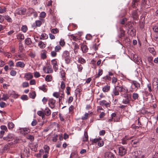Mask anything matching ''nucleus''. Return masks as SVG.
<instances>
[{
  "mask_svg": "<svg viewBox=\"0 0 158 158\" xmlns=\"http://www.w3.org/2000/svg\"><path fill=\"white\" fill-rule=\"evenodd\" d=\"M4 18L8 22L11 23L12 22V20L11 18L8 15H5L4 16Z\"/></svg>",
  "mask_w": 158,
  "mask_h": 158,
  "instance_id": "27",
  "label": "nucleus"
},
{
  "mask_svg": "<svg viewBox=\"0 0 158 158\" xmlns=\"http://www.w3.org/2000/svg\"><path fill=\"white\" fill-rule=\"evenodd\" d=\"M39 88L40 89L45 92H46L47 90V89L45 87V85H43L42 86H40Z\"/></svg>",
  "mask_w": 158,
  "mask_h": 158,
  "instance_id": "38",
  "label": "nucleus"
},
{
  "mask_svg": "<svg viewBox=\"0 0 158 158\" xmlns=\"http://www.w3.org/2000/svg\"><path fill=\"white\" fill-rule=\"evenodd\" d=\"M14 127V124L12 122H9L8 124V127L9 129H11Z\"/></svg>",
  "mask_w": 158,
  "mask_h": 158,
  "instance_id": "37",
  "label": "nucleus"
},
{
  "mask_svg": "<svg viewBox=\"0 0 158 158\" xmlns=\"http://www.w3.org/2000/svg\"><path fill=\"white\" fill-rule=\"evenodd\" d=\"M127 93H120V95L124 98L122 102L125 104H129L131 99L130 95Z\"/></svg>",
  "mask_w": 158,
  "mask_h": 158,
  "instance_id": "1",
  "label": "nucleus"
},
{
  "mask_svg": "<svg viewBox=\"0 0 158 158\" xmlns=\"http://www.w3.org/2000/svg\"><path fill=\"white\" fill-rule=\"evenodd\" d=\"M56 101L53 99L51 98L49 100L48 104L50 108H53L55 106Z\"/></svg>",
  "mask_w": 158,
  "mask_h": 158,
  "instance_id": "11",
  "label": "nucleus"
},
{
  "mask_svg": "<svg viewBox=\"0 0 158 158\" xmlns=\"http://www.w3.org/2000/svg\"><path fill=\"white\" fill-rule=\"evenodd\" d=\"M25 43L27 45H30L32 43V42L30 38H27L25 39Z\"/></svg>",
  "mask_w": 158,
  "mask_h": 158,
  "instance_id": "23",
  "label": "nucleus"
},
{
  "mask_svg": "<svg viewBox=\"0 0 158 158\" xmlns=\"http://www.w3.org/2000/svg\"><path fill=\"white\" fill-rule=\"evenodd\" d=\"M51 63L53 66V68L55 71H56L58 69L57 62L56 60L53 59L51 61Z\"/></svg>",
  "mask_w": 158,
  "mask_h": 158,
  "instance_id": "12",
  "label": "nucleus"
},
{
  "mask_svg": "<svg viewBox=\"0 0 158 158\" xmlns=\"http://www.w3.org/2000/svg\"><path fill=\"white\" fill-rule=\"evenodd\" d=\"M113 93L114 95V96H118L119 94L118 91L117 90V88H116V87H115V88L113 89Z\"/></svg>",
  "mask_w": 158,
  "mask_h": 158,
  "instance_id": "33",
  "label": "nucleus"
},
{
  "mask_svg": "<svg viewBox=\"0 0 158 158\" xmlns=\"http://www.w3.org/2000/svg\"><path fill=\"white\" fill-rule=\"evenodd\" d=\"M20 131L22 133L23 132H26V134L30 132V130L27 128H21L20 129Z\"/></svg>",
  "mask_w": 158,
  "mask_h": 158,
  "instance_id": "19",
  "label": "nucleus"
},
{
  "mask_svg": "<svg viewBox=\"0 0 158 158\" xmlns=\"http://www.w3.org/2000/svg\"><path fill=\"white\" fill-rule=\"evenodd\" d=\"M24 77L26 80H28L32 78L33 77V76L31 73H25Z\"/></svg>",
  "mask_w": 158,
  "mask_h": 158,
  "instance_id": "15",
  "label": "nucleus"
},
{
  "mask_svg": "<svg viewBox=\"0 0 158 158\" xmlns=\"http://www.w3.org/2000/svg\"><path fill=\"white\" fill-rule=\"evenodd\" d=\"M8 64L9 65L10 67H12L14 66V62L12 60H9L8 62Z\"/></svg>",
  "mask_w": 158,
  "mask_h": 158,
  "instance_id": "53",
  "label": "nucleus"
},
{
  "mask_svg": "<svg viewBox=\"0 0 158 158\" xmlns=\"http://www.w3.org/2000/svg\"><path fill=\"white\" fill-rule=\"evenodd\" d=\"M133 155L135 157V158H141L140 156L138 155V151H135L133 153Z\"/></svg>",
  "mask_w": 158,
  "mask_h": 158,
  "instance_id": "46",
  "label": "nucleus"
},
{
  "mask_svg": "<svg viewBox=\"0 0 158 158\" xmlns=\"http://www.w3.org/2000/svg\"><path fill=\"white\" fill-rule=\"evenodd\" d=\"M92 37V36L90 34H87L86 36V38L87 40H90Z\"/></svg>",
  "mask_w": 158,
  "mask_h": 158,
  "instance_id": "64",
  "label": "nucleus"
},
{
  "mask_svg": "<svg viewBox=\"0 0 158 158\" xmlns=\"http://www.w3.org/2000/svg\"><path fill=\"white\" fill-rule=\"evenodd\" d=\"M63 56L64 58L69 56V53L67 51H65L63 54Z\"/></svg>",
  "mask_w": 158,
  "mask_h": 158,
  "instance_id": "35",
  "label": "nucleus"
},
{
  "mask_svg": "<svg viewBox=\"0 0 158 158\" xmlns=\"http://www.w3.org/2000/svg\"><path fill=\"white\" fill-rule=\"evenodd\" d=\"M51 32L53 34H56L58 33L59 31L56 28V29H53L51 30Z\"/></svg>",
  "mask_w": 158,
  "mask_h": 158,
  "instance_id": "55",
  "label": "nucleus"
},
{
  "mask_svg": "<svg viewBox=\"0 0 158 158\" xmlns=\"http://www.w3.org/2000/svg\"><path fill=\"white\" fill-rule=\"evenodd\" d=\"M27 138L31 141H32L34 140V136L31 135H29L27 137Z\"/></svg>",
  "mask_w": 158,
  "mask_h": 158,
  "instance_id": "59",
  "label": "nucleus"
},
{
  "mask_svg": "<svg viewBox=\"0 0 158 158\" xmlns=\"http://www.w3.org/2000/svg\"><path fill=\"white\" fill-rule=\"evenodd\" d=\"M65 58V62L67 64H69L70 63V56L64 58Z\"/></svg>",
  "mask_w": 158,
  "mask_h": 158,
  "instance_id": "51",
  "label": "nucleus"
},
{
  "mask_svg": "<svg viewBox=\"0 0 158 158\" xmlns=\"http://www.w3.org/2000/svg\"><path fill=\"white\" fill-rule=\"evenodd\" d=\"M44 112L45 113V114L47 116H48L50 115L51 113L50 109L48 108H46L45 109Z\"/></svg>",
  "mask_w": 158,
  "mask_h": 158,
  "instance_id": "32",
  "label": "nucleus"
},
{
  "mask_svg": "<svg viewBox=\"0 0 158 158\" xmlns=\"http://www.w3.org/2000/svg\"><path fill=\"white\" fill-rule=\"evenodd\" d=\"M125 35V31L121 28L120 29V33L119 35V38H121L122 37H124Z\"/></svg>",
  "mask_w": 158,
  "mask_h": 158,
  "instance_id": "21",
  "label": "nucleus"
},
{
  "mask_svg": "<svg viewBox=\"0 0 158 158\" xmlns=\"http://www.w3.org/2000/svg\"><path fill=\"white\" fill-rule=\"evenodd\" d=\"M29 94L30 97L32 99H34L36 96L34 92L30 93H29Z\"/></svg>",
  "mask_w": 158,
  "mask_h": 158,
  "instance_id": "40",
  "label": "nucleus"
},
{
  "mask_svg": "<svg viewBox=\"0 0 158 158\" xmlns=\"http://www.w3.org/2000/svg\"><path fill=\"white\" fill-rule=\"evenodd\" d=\"M5 56H7L8 58H11L12 56V55L11 53L8 52H5L4 53Z\"/></svg>",
  "mask_w": 158,
  "mask_h": 158,
  "instance_id": "56",
  "label": "nucleus"
},
{
  "mask_svg": "<svg viewBox=\"0 0 158 158\" xmlns=\"http://www.w3.org/2000/svg\"><path fill=\"white\" fill-rule=\"evenodd\" d=\"M99 105L101 106H104L106 107H110V102H107L105 100L100 101L99 102Z\"/></svg>",
  "mask_w": 158,
  "mask_h": 158,
  "instance_id": "4",
  "label": "nucleus"
},
{
  "mask_svg": "<svg viewBox=\"0 0 158 158\" xmlns=\"http://www.w3.org/2000/svg\"><path fill=\"white\" fill-rule=\"evenodd\" d=\"M46 53L47 52L45 50H43L42 51V52L41 54V57L42 59H44L46 58L47 57Z\"/></svg>",
  "mask_w": 158,
  "mask_h": 158,
  "instance_id": "22",
  "label": "nucleus"
},
{
  "mask_svg": "<svg viewBox=\"0 0 158 158\" xmlns=\"http://www.w3.org/2000/svg\"><path fill=\"white\" fill-rule=\"evenodd\" d=\"M132 15L134 19H137L138 17V15L136 11L133 12Z\"/></svg>",
  "mask_w": 158,
  "mask_h": 158,
  "instance_id": "34",
  "label": "nucleus"
},
{
  "mask_svg": "<svg viewBox=\"0 0 158 158\" xmlns=\"http://www.w3.org/2000/svg\"><path fill=\"white\" fill-rule=\"evenodd\" d=\"M22 85L24 88L27 87L29 86V84L27 82H24L23 83Z\"/></svg>",
  "mask_w": 158,
  "mask_h": 158,
  "instance_id": "60",
  "label": "nucleus"
},
{
  "mask_svg": "<svg viewBox=\"0 0 158 158\" xmlns=\"http://www.w3.org/2000/svg\"><path fill=\"white\" fill-rule=\"evenodd\" d=\"M110 87L109 85H106L102 88V90L104 92H107L110 89Z\"/></svg>",
  "mask_w": 158,
  "mask_h": 158,
  "instance_id": "18",
  "label": "nucleus"
},
{
  "mask_svg": "<svg viewBox=\"0 0 158 158\" xmlns=\"http://www.w3.org/2000/svg\"><path fill=\"white\" fill-rule=\"evenodd\" d=\"M9 98V97L7 94H3L2 99L4 101H6Z\"/></svg>",
  "mask_w": 158,
  "mask_h": 158,
  "instance_id": "44",
  "label": "nucleus"
},
{
  "mask_svg": "<svg viewBox=\"0 0 158 158\" xmlns=\"http://www.w3.org/2000/svg\"><path fill=\"white\" fill-rule=\"evenodd\" d=\"M98 46L96 44H94L91 47L92 49L96 51L98 49Z\"/></svg>",
  "mask_w": 158,
  "mask_h": 158,
  "instance_id": "43",
  "label": "nucleus"
},
{
  "mask_svg": "<svg viewBox=\"0 0 158 158\" xmlns=\"http://www.w3.org/2000/svg\"><path fill=\"white\" fill-rule=\"evenodd\" d=\"M78 61L81 64H83L85 62V60L83 58L81 57L79 58Z\"/></svg>",
  "mask_w": 158,
  "mask_h": 158,
  "instance_id": "49",
  "label": "nucleus"
},
{
  "mask_svg": "<svg viewBox=\"0 0 158 158\" xmlns=\"http://www.w3.org/2000/svg\"><path fill=\"white\" fill-rule=\"evenodd\" d=\"M34 76L36 78H38L40 76V74L39 72H36L34 73Z\"/></svg>",
  "mask_w": 158,
  "mask_h": 158,
  "instance_id": "61",
  "label": "nucleus"
},
{
  "mask_svg": "<svg viewBox=\"0 0 158 158\" xmlns=\"http://www.w3.org/2000/svg\"><path fill=\"white\" fill-rule=\"evenodd\" d=\"M88 136L87 133H85L84 134V137L83 138V141L85 142L88 140Z\"/></svg>",
  "mask_w": 158,
  "mask_h": 158,
  "instance_id": "36",
  "label": "nucleus"
},
{
  "mask_svg": "<svg viewBox=\"0 0 158 158\" xmlns=\"http://www.w3.org/2000/svg\"><path fill=\"white\" fill-rule=\"evenodd\" d=\"M158 88V79L157 78H155L152 81V88H154L156 91Z\"/></svg>",
  "mask_w": 158,
  "mask_h": 158,
  "instance_id": "8",
  "label": "nucleus"
},
{
  "mask_svg": "<svg viewBox=\"0 0 158 158\" xmlns=\"http://www.w3.org/2000/svg\"><path fill=\"white\" fill-rule=\"evenodd\" d=\"M116 87L117 90L120 93H126L128 92V89L126 87L124 88L123 86H115Z\"/></svg>",
  "mask_w": 158,
  "mask_h": 158,
  "instance_id": "5",
  "label": "nucleus"
},
{
  "mask_svg": "<svg viewBox=\"0 0 158 158\" xmlns=\"http://www.w3.org/2000/svg\"><path fill=\"white\" fill-rule=\"evenodd\" d=\"M26 9L23 8H21L17 9L16 10V13L20 15H23L25 14Z\"/></svg>",
  "mask_w": 158,
  "mask_h": 158,
  "instance_id": "7",
  "label": "nucleus"
},
{
  "mask_svg": "<svg viewBox=\"0 0 158 158\" xmlns=\"http://www.w3.org/2000/svg\"><path fill=\"white\" fill-rule=\"evenodd\" d=\"M59 95L60 94L59 92H55L53 94V96L57 98L59 97Z\"/></svg>",
  "mask_w": 158,
  "mask_h": 158,
  "instance_id": "62",
  "label": "nucleus"
},
{
  "mask_svg": "<svg viewBox=\"0 0 158 158\" xmlns=\"http://www.w3.org/2000/svg\"><path fill=\"white\" fill-rule=\"evenodd\" d=\"M21 99L23 100H27L28 99V97L26 95H23L21 97Z\"/></svg>",
  "mask_w": 158,
  "mask_h": 158,
  "instance_id": "47",
  "label": "nucleus"
},
{
  "mask_svg": "<svg viewBox=\"0 0 158 158\" xmlns=\"http://www.w3.org/2000/svg\"><path fill=\"white\" fill-rule=\"evenodd\" d=\"M25 66L24 63L22 61H19L16 64V66L17 67H20L21 68H23Z\"/></svg>",
  "mask_w": 158,
  "mask_h": 158,
  "instance_id": "16",
  "label": "nucleus"
},
{
  "mask_svg": "<svg viewBox=\"0 0 158 158\" xmlns=\"http://www.w3.org/2000/svg\"><path fill=\"white\" fill-rule=\"evenodd\" d=\"M27 30V26H23L21 28V31L24 33H25Z\"/></svg>",
  "mask_w": 158,
  "mask_h": 158,
  "instance_id": "39",
  "label": "nucleus"
},
{
  "mask_svg": "<svg viewBox=\"0 0 158 158\" xmlns=\"http://www.w3.org/2000/svg\"><path fill=\"white\" fill-rule=\"evenodd\" d=\"M131 143L133 147H136L139 144V139H136L134 140H132L131 141Z\"/></svg>",
  "mask_w": 158,
  "mask_h": 158,
  "instance_id": "14",
  "label": "nucleus"
},
{
  "mask_svg": "<svg viewBox=\"0 0 158 158\" xmlns=\"http://www.w3.org/2000/svg\"><path fill=\"white\" fill-rule=\"evenodd\" d=\"M127 20V19L126 18H124L120 21V23L123 25L124 24Z\"/></svg>",
  "mask_w": 158,
  "mask_h": 158,
  "instance_id": "54",
  "label": "nucleus"
},
{
  "mask_svg": "<svg viewBox=\"0 0 158 158\" xmlns=\"http://www.w3.org/2000/svg\"><path fill=\"white\" fill-rule=\"evenodd\" d=\"M6 11V8L5 7L3 8L0 7V13L2 14L5 13Z\"/></svg>",
  "mask_w": 158,
  "mask_h": 158,
  "instance_id": "42",
  "label": "nucleus"
},
{
  "mask_svg": "<svg viewBox=\"0 0 158 158\" xmlns=\"http://www.w3.org/2000/svg\"><path fill=\"white\" fill-rule=\"evenodd\" d=\"M148 49L149 52L153 55L154 56L156 54V52L153 48H148Z\"/></svg>",
  "mask_w": 158,
  "mask_h": 158,
  "instance_id": "31",
  "label": "nucleus"
},
{
  "mask_svg": "<svg viewBox=\"0 0 158 158\" xmlns=\"http://www.w3.org/2000/svg\"><path fill=\"white\" fill-rule=\"evenodd\" d=\"M117 79L116 77H113L112 78V83L114 84H115L116 83V82H117Z\"/></svg>",
  "mask_w": 158,
  "mask_h": 158,
  "instance_id": "63",
  "label": "nucleus"
},
{
  "mask_svg": "<svg viewBox=\"0 0 158 158\" xmlns=\"http://www.w3.org/2000/svg\"><path fill=\"white\" fill-rule=\"evenodd\" d=\"M15 136L13 134H9L6 137H4L3 139L8 141H12L15 139Z\"/></svg>",
  "mask_w": 158,
  "mask_h": 158,
  "instance_id": "6",
  "label": "nucleus"
},
{
  "mask_svg": "<svg viewBox=\"0 0 158 158\" xmlns=\"http://www.w3.org/2000/svg\"><path fill=\"white\" fill-rule=\"evenodd\" d=\"M102 73L103 72L102 70H99L98 75L95 77L96 78L99 77L102 74Z\"/></svg>",
  "mask_w": 158,
  "mask_h": 158,
  "instance_id": "50",
  "label": "nucleus"
},
{
  "mask_svg": "<svg viewBox=\"0 0 158 158\" xmlns=\"http://www.w3.org/2000/svg\"><path fill=\"white\" fill-rule=\"evenodd\" d=\"M114 155L111 152H106L104 155L105 158H114Z\"/></svg>",
  "mask_w": 158,
  "mask_h": 158,
  "instance_id": "13",
  "label": "nucleus"
},
{
  "mask_svg": "<svg viewBox=\"0 0 158 158\" xmlns=\"http://www.w3.org/2000/svg\"><path fill=\"white\" fill-rule=\"evenodd\" d=\"M45 45V44L41 41H40L38 44V46H39L40 48H45L46 46Z\"/></svg>",
  "mask_w": 158,
  "mask_h": 158,
  "instance_id": "30",
  "label": "nucleus"
},
{
  "mask_svg": "<svg viewBox=\"0 0 158 158\" xmlns=\"http://www.w3.org/2000/svg\"><path fill=\"white\" fill-rule=\"evenodd\" d=\"M10 95L11 97L15 98H17L18 96V94H16L14 91L11 92V93L10 94Z\"/></svg>",
  "mask_w": 158,
  "mask_h": 158,
  "instance_id": "26",
  "label": "nucleus"
},
{
  "mask_svg": "<svg viewBox=\"0 0 158 158\" xmlns=\"http://www.w3.org/2000/svg\"><path fill=\"white\" fill-rule=\"evenodd\" d=\"M91 141L93 143H98V146L100 147L104 145L103 141L101 137L93 139Z\"/></svg>",
  "mask_w": 158,
  "mask_h": 158,
  "instance_id": "2",
  "label": "nucleus"
},
{
  "mask_svg": "<svg viewBox=\"0 0 158 158\" xmlns=\"http://www.w3.org/2000/svg\"><path fill=\"white\" fill-rule=\"evenodd\" d=\"M81 49L82 52L84 53L87 52L88 50L87 46L84 44L81 45Z\"/></svg>",
  "mask_w": 158,
  "mask_h": 158,
  "instance_id": "17",
  "label": "nucleus"
},
{
  "mask_svg": "<svg viewBox=\"0 0 158 158\" xmlns=\"http://www.w3.org/2000/svg\"><path fill=\"white\" fill-rule=\"evenodd\" d=\"M147 86L148 88L149 92H152V89L151 84L149 83L147 84Z\"/></svg>",
  "mask_w": 158,
  "mask_h": 158,
  "instance_id": "52",
  "label": "nucleus"
},
{
  "mask_svg": "<svg viewBox=\"0 0 158 158\" xmlns=\"http://www.w3.org/2000/svg\"><path fill=\"white\" fill-rule=\"evenodd\" d=\"M60 73L61 74V78H62V80L63 81H65L66 79V78L65 77V75L66 74L65 73L63 70H61Z\"/></svg>",
  "mask_w": 158,
  "mask_h": 158,
  "instance_id": "24",
  "label": "nucleus"
},
{
  "mask_svg": "<svg viewBox=\"0 0 158 158\" xmlns=\"http://www.w3.org/2000/svg\"><path fill=\"white\" fill-rule=\"evenodd\" d=\"M48 37V35L46 34L43 33L41 35L40 39V40H45L47 39Z\"/></svg>",
  "mask_w": 158,
  "mask_h": 158,
  "instance_id": "28",
  "label": "nucleus"
},
{
  "mask_svg": "<svg viewBox=\"0 0 158 158\" xmlns=\"http://www.w3.org/2000/svg\"><path fill=\"white\" fill-rule=\"evenodd\" d=\"M42 23L41 21L40 20H37L35 21L36 25L37 27H40Z\"/></svg>",
  "mask_w": 158,
  "mask_h": 158,
  "instance_id": "57",
  "label": "nucleus"
},
{
  "mask_svg": "<svg viewBox=\"0 0 158 158\" xmlns=\"http://www.w3.org/2000/svg\"><path fill=\"white\" fill-rule=\"evenodd\" d=\"M127 150L123 147H121L119 148V154L121 156L125 155L126 153Z\"/></svg>",
  "mask_w": 158,
  "mask_h": 158,
  "instance_id": "9",
  "label": "nucleus"
},
{
  "mask_svg": "<svg viewBox=\"0 0 158 158\" xmlns=\"http://www.w3.org/2000/svg\"><path fill=\"white\" fill-rule=\"evenodd\" d=\"M153 58L152 56H149L148 58V61L150 65L152 66L154 65V64L153 62Z\"/></svg>",
  "mask_w": 158,
  "mask_h": 158,
  "instance_id": "20",
  "label": "nucleus"
},
{
  "mask_svg": "<svg viewBox=\"0 0 158 158\" xmlns=\"http://www.w3.org/2000/svg\"><path fill=\"white\" fill-rule=\"evenodd\" d=\"M131 87L133 90L137 91L140 89V84L139 83L135 81H133L131 83Z\"/></svg>",
  "mask_w": 158,
  "mask_h": 158,
  "instance_id": "3",
  "label": "nucleus"
},
{
  "mask_svg": "<svg viewBox=\"0 0 158 158\" xmlns=\"http://www.w3.org/2000/svg\"><path fill=\"white\" fill-rule=\"evenodd\" d=\"M45 153H48L49 149V147L47 145H45L44 147Z\"/></svg>",
  "mask_w": 158,
  "mask_h": 158,
  "instance_id": "41",
  "label": "nucleus"
},
{
  "mask_svg": "<svg viewBox=\"0 0 158 158\" xmlns=\"http://www.w3.org/2000/svg\"><path fill=\"white\" fill-rule=\"evenodd\" d=\"M138 94L137 93H133L132 94V98L134 100L138 99Z\"/></svg>",
  "mask_w": 158,
  "mask_h": 158,
  "instance_id": "45",
  "label": "nucleus"
},
{
  "mask_svg": "<svg viewBox=\"0 0 158 158\" xmlns=\"http://www.w3.org/2000/svg\"><path fill=\"white\" fill-rule=\"evenodd\" d=\"M88 115H89L88 113H85V114L84 116H82V117L81 119L83 120L87 119L88 118Z\"/></svg>",
  "mask_w": 158,
  "mask_h": 158,
  "instance_id": "58",
  "label": "nucleus"
},
{
  "mask_svg": "<svg viewBox=\"0 0 158 158\" xmlns=\"http://www.w3.org/2000/svg\"><path fill=\"white\" fill-rule=\"evenodd\" d=\"M52 76L50 75H47L45 78V80L46 81L49 82L52 81Z\"/></svg>",
  "mask_w": 158,
  "mask_h": 158,
  "instance_id": "29",
  "label": "nucleus"
},
{
  "mask_svg": "<svg viewBox=\"0 0 158 158\" xmlns=\"http://www.w3.org/2000/svg\"><path fill=\"white\" fill-rule=\"evenodd\" d=\"M152 29L154 32L158 33V27L157 26H153Z\"/></svg>",
  "mask_w": 158,
  "mask_h": 158,
  "instance_id": "48",
  "label": "nucleus"
},
{
  "mask_svg": "<svg viewBox=\"0 0 158 158\" xmlns=\"http://www.w3.org/2000/svg\"><path fill=\"white\" fill-rule=\"evenodd\" d=\"M17 37L18 39L20 40V41H22L24 39V36L23 34H19L17 35Z\"/></svg>",
  "mask_w": 158,
  "mask_h": 158,
  "instance_id": "25",
  "label": "nucleus"
},
{
  "mask_svg": "<svg viewBox=\"0 0 158 158\" xmlns=\"http://www.w3.org/2000/svg\"><path fill=\"white\" fill-rule=\"evenodd\" d=\"M43 69L44 72L47 73H51L53 72L52 67L49 66L47 67H44Z\"/></svg>",
  "mask_w": 158,
  "mask_h": 158,
  "instance_id": "10",
  "label": "nucleus"
}]
</instances>
